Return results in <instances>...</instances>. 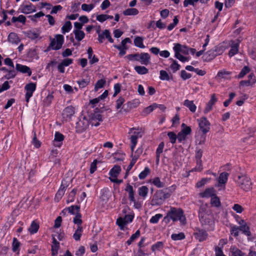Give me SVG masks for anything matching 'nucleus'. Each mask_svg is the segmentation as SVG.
Here are the masks:
<instances>
[{
    "label": "nucleus",
    "instance_id": "obj_22",
    "mask_svg": "<svg viewBox=\"0 0 256 256\" xmlns=\"http://www.w3.org/2000/svg\"><path fill=\"white\" fill-rule=\"evenodd\" d=\"M216 56V54H215L214 51L211 49L206 52L203 56V61L205 62H210L214 60Z\"/></svg>",
    "mask_w": 256,
    "mask_h": 256
},
{
    "label": "nucleus",
    "instance_id": "obj_16",
    "mask_svg": "<svg viewBox=\"0 0 256 256\" xmlns=\"http://www.w3.org/2000/svg\"><path fill=\"white\" fill-rule=\"evenodd\" d=\"M64 140V136L62 134H61L59 132H56L55 133V135H54V145L55 146H57V147H59V148L60 147L62 144V142Z\"/></svg>",
    "mask_w": 256,
    "mask_h": 256
},
{
    "label": "nucleus",
    "instance_id": "obj_40",
    "mask_svg": "<svg viewBox=\"0 0 256 256\" xmlns=\"http://www.w3.org/2000/svg\"><path fill=\"white\" fill-rule=\"evenodd\" d=\"M160 74V78L162 80H170L172 79V76H170L168 72L164 70H161Z\"/></svg>",
    "mask_w": 256,
    "mask_h": 256
},
{
    "label": "nucleus",
    "instance_id": "obj_35",
    "mask_svg": "<svg viewBox=\"0 0 256 256\" xmlns=\"http://www.w3.org/2000/svg\"><path fill=\"white\" fill-rule=\"evenodd\" d=\"M134 70L139 74H145L148 73V69L144 66H137L134 67Z\"/></svg>",
    "mask_w": 256,
    "mask_h": 256
},
{
    "label": "nucleus",
    "instance_id": "obj_41",
    "mask_svg": "<svg viewBox=\"0 0 256 256\" xmlns=\"http://www.w3.org/2000/svg\"><path fill=\"white\" fill-rule=\"evenodd\" d=\"M210 204L217 208L220 207L221 206L220 200L216 194L211 198Z\"/></svg>",
    "mask_w": 256,
    "mask_h": 256
},
{
    "label": "nucleus",
    "instance_id": "obj_64",
    "mask_svg": "<svg viewBox=\"0 0 256 256\" xmlns=\"http://www.w3.org/2000/svg\"><path fill=\"white\" fill-rule=\"evenodd\" d=\"M162 217V214H156L155 216H152L150 220L152 224H157L159 220Z\"/></svg>",
    "mask_w": 256,
    "mask_h": 256
},
{
    "label": "nucleus",
    "instance_id": "obj_60",
    "mask_svg": "<svg viewBox=\"0 0 256 256\" xmlns=\"http://www.w3.org/2000/svg\"><path fill=\"white\" fill-rule=\"evenodd\" d=\"M126 58L129 60L140 61V54L138 53L128 54L126 56Z\"/></svg>",
    "mask_w": 256,
    "mask_h": 256
},
{
    "label": "nucleus",
    "instance_id": "obj_58",
    "mask_svg": "<svg viewBox=\"0 0 256 256\" xmlns=\"http://www.w3.org/2000/svg\"><path fill=\"white\" fill-rule=\"evenodd\" d=\"M164 246V243L162 242H158L152 246V250L154 252L156 250H160Z\"/></svg>",
    "mask_w": 256,
    "mask_h": 256
},
{
    "label": "nucleus",
    "instance_id": "obj_13",
    "mask_svg": "<svg viewBox=\"0 0 256 256\" xmlns=\"http://www.w3.org/2000/svg\"><path fill=\"white\" fill-rule=\"evenodd\" d=\"M240 226H238L239 230L242 231L244 234L248 236H251L250 228L247 226L246 223L244 220H240L239 222Z\"/></svg>",
    "mask_w": 256,
    "mask_h": 256
},
{
    "label": "nucleus",
    "instance_id": "obj_1",
    "mask_svg": "<svg viewBox=\"0 0 256 256\" xmlns=\"http://www.w3.org/2000/svg\"><path fill=\"white\" fill-rule=\"evenodd\" d=\"M234 180L238 186L246 192L252 188V182L250 178L246 175L242 174H236L234 176Z\"/></svg>",
    "mask_w": 256,
    "mask_h": 256
},
{
    "label": "nucleus",
    "instance_id": "obj_7",
    "mask_svg": "<svg viewBox=\"0 0 256 256\" xmlns=\"http://www.w3.org/2000/svg\"><path fill=\"white\" fill-rule=\"evenodd\" d=\"M198 126L202 134H206L210 131V123L205 116H202L197 120Z\"/></svg>",
    "mask_w": 256,
    "mask_h": 256
},
{
    "label": "nucleus",
    "instance_id": "obj_32",
    "mask_svg": "<svg viewBox=\"0 0 256 256\" xmlns=\"http://www.w3.org/2000/svg\"><path fill=\"white\" fill-rule=\"evenodd\" d=\"M229 174L226 172H222L218 178V182L220 184H225L228 180Z\"/></svg>",
    "mask_w": 256,
    "mask_h": 256
},
{
    "label": "nucleus",
    "instance_id": "obj_25",
    "mask_svg": "<svg viewBox=\"0 0 256 256\" xmlns=\"http://www.w3.org/2000/svg\"><path fill=\"white\" fill-rule=\"evenodd\" d=\"M125 190L128 193V198L130 202L134 201V190L132 186L129 184H128Z\"/></svg>",
    "mask_w": 256,
    "mask_h": 256
},
{
    "label": "nucleus",
    "instance_id": "obj_26",
    "mask_svg": "<svg viewBox=\"0 0 256 256\" xmlns=\"http://www.w3.org/2000/svg\"><path fill=\"white\" fill-rule=\"evenodd\" d=\"M8 41L12 44H18L20 42V39L19 38L18 34L15 32H10L8 38Z\"/></svg>",
    "mask_w": 256,
    "mask_h": 256
},
{
    "label": "nucleus",
    "instance_id": "obj_51",
    "mask_svg": "<svg viewBox=\"0 0 256 256\" xmlns=\"http://www.w3.org/2000/svg\"><path fill=\"white\" fill-rule=\"evenodd\" d=\"M77 82L79 85L80 88H84L90 82V78L87 77L86 78H82L80 80H78Z\"/></svg>",
    "mask_w": 256,
    "mask_h": 256
},
{
    "label": "nucleus",
    "instance_id": "obj_11",
    "mask_svg": "<svg viewBox=\"0 0 256 256\" xmlns=\"http://www.w3.org/2000/svg\"><path fill=\"white\" fill-rule=\"evenodd\" d=\"M68 186V184H67L65 180H63L62 182L61 186L55 196L54 200L56 202H59L62 198Z\"/></svg>",
    "mask_w": 256,
    "mask_h": 256
},
{
    "label": "nucleus",
    "instance_id": "obj_57",
    "mask_svg": "<svg viewBox=\"0 0 256 256\" xmlns=\"http://www.w3.org/2000/svg\"><path fill=\"white\" fill-rule=\"evenodd\" d=\"M158 108V104H152L145 108L143 111V112L145 114H148L152 112L154 109Z\"/></svg>",
    "mask_w": 256,
    "mask_h": 256
},
{
    "label": "nucleus",
    "instance_id": "obj_52",
    "mask_svg": "<svg viewBox=\"0 0 256 256\" xmlns=\"http://www.w3.org/2000/svg\"><path fill=\"white\" fill-rule=\"evenodd\" d=\"M151 170L148 167H146L143 171H142L138 175L140 180L144 179L148 174H150Z\"/></svg>",
    "mask_w": 256,
    "mask_h": 256
},
{
    "label": "nucleus",
    "instance_id": "obj_49",
    "mask_svg": "<svg viewBox=\"0 0 256 256\" xmlns=\"http://www.w3.org/2000/svg\"><path fill=\"white\" fill-rule=\"evenodd\" d=\"M76 39L78 42L81 41L85 36L84 32L82 30H74Z\"/></svg>",
    "mask_w": 256,
    "mask_h": 256
},
{
    "label": "nucleus",
    "instance_id": "obj_61",
    "mask_svg": "<svg viewBox=\"0 0 256 256\" xmlns=\"http://www.w3.org/2000/svg\"><path fill=\"white\" fill-rule=\"evenodd\" d=\"M210 178H203L200 180L198 181L196 184V187L198 188H200L204 186L207 182L210 180Z\"/></svg>",
    "mask_w": 256,
    "mask_h": 256
},
{
    "label": "nucleus",
    "instance_id": "obj_21",
    "mask_svg": "<svg viewBox=\"0 0 256 256\" xmlns=\"http://www.w3.org/2000/svg\"><path fill=\"white\" fill-rule=\"evenodd\" d=\"M200 194L202 198H212L216 194V190L212 187L207 188Z\"/></svg>",
    "mask_w": 256,
    "mask_h": 256
},
{
    "label": "nucleus",
    "instance_id": "obj_59",
    "mask_svg": "<svg viewBox=\"0 0 256 256\" xmlns=\"http://www.w3.org/2000/svg\"><path fill=\"white\" fill-rule=\"evenodd\" d=\"M36 83L30 82L25 86L24 89L26 91L34 92L36 90Z\"/></svg>",
    "mask_w": 256,
    "mask_h": 256
},
{
    "label": "nucleus",
    "instance_id": "obj_23",
    "mask_svg": "<svg viewBox=\"0 0 256 256\" xmlns=\"http://www.w3.org/2000/svg\"><path fill=\"white\" fill-rule=\"evenodd\" d=\"M150 56L148 53L142 52L140 54V61L142 64L148 65L150 62Z\"/></svg>",
    "mask_w": 256,
    "mask_h": 256
},
{
    "label": "nucleus",
    "instance_id": "obj_42",
    "mask_svg": "<svg viewBox=\"0 0 256 256\" xmlns=\"http://www.w3.org/2000/svg\"><path fill=\"white\" fill-rule=\"evenodd\" d=\"M24 34L26 36L32 40H36L39 36V34L32 30H28L24 32Z\"/></svg>",
    "mask_w": 256,
    "mask_h": 256
},
{
    "label": "nucleus",
    "instance_id": "obj_43",
    "mask_svg": "<svg viewBox=\"0 0 256 256\" xmlns=\"http://www.w3.org/2000/svg\"><path fill=\"white\" fill-rule=\"evenodd\" d=\"M250 68L248 66H244L240 74L236 77L238 78H242L248 74L250 72Z\"/></svg>",
    "mask_w": 256,
    "mask_h": 256
},
{
    "label": "nucleus",
    "instance_id": "obj_53",
    "mask_svg": "<svg viewBox=\"0 0 256 256\" xmlns=\"http://www.w3.org/2000/svg\"><path fill=\"white\" fill-rule=\"evenodd\" d=\"M16 75V72L13 68L12 70H9L8 74H6L2 78V79L10 80L15 78Z\"/></svg>",
    "mask_w": 256,
    "mask_h": 256
},
{
    "label": "nucleus",
    "instance_id": "obj_10",
    "mask_svg": "<svg viewBox=\"0 0 256 256\" xmlns=\"http://www.w3.org/2000/svg\"><path fill=\"white\" fill-rule=\"evenodd\" d=\"M75 114V108L72 106H69L64 108L62 112V118L68 121L71 120L72 116Z\"/></svg>",
    "mask_w": 256,
    "mask_h": 256
},
{
    "label": "nucleus",
    "instance_id": "obj_19",
    "mask_svg": "<svg viewBox=\"0 0 256 256\" xmlns=\"http://www.w3.org/2000/svg\"><path fill=\"white\" fill-rule=\"evenodd\" d=\"M180 46H178V47L173 48L175 52V57L182 62L188 61L190 60V57L184 56L180 54V50L179 48Z\"/></svg>",
    "mask_w": 256,
    "mask_h": 256
},
{
    "label": "nucleus",
    "instance_id": "obj_24",
    "mask_svg": "<svg viewBox=\"0 0 256 256\" xmlns=\"http://www.w3.org/2000/svg\"><path fill=\"white\" fill-rule=\"evenodd\" d=\"M164 146V144L163 142H161L158 146L156 150V165L159 164L160 155L163 152V149Z\"/></svg>",
    "mask_w": 256,
    "mask_h": 256
},
{
    "label": "nucleus",
    "instance_id": "obj_15",
    "mask_svg": "<svg viewBox=\"0 0 256 256\" xmlns=\"http://www.w3.org/2000/svg\"><path fill=\"white\" fill-rule=\"evenodd\" d=\"M16 69L18 72L22 74H27L28 76H30L32 73L30 68L20 64H16Z\"/></svg>",
    "mask_w": 256,
    "mask_h": 256
},
{
    "label": "nucleus",
    "instance_id": "obj_17",
    "mask_svg": "<svg viewBox=\"0 0 256 256\" xmlns=\"http://www.w3.org/2000/svg\"><path fill=\"white\" fill-rule=\"evenodd\" d=\"M217 98L216 97V95L214 94H212L211 96L210 100L207 103L206 106L204 110V113L207 114L210 110H212V106L215 104V103L217 102Z\"/></svg>",
    "mask_w": 256,
    "mask_h": 256
},
{
    "label": "nucleus",
    "instance_id": "obj_46",
    "mask_svg": "<svg viewBox=\"0 0 256 256\" xmlns=\"http://www.w3.org/2000/svg\"><path fill=\"white\" fill-rule=\"evenodd\" d=\"M178 46H180L179 47L180 50V52L183 54H184L187 55L189 54V48L186 45L182 46L179 43L176 44H174V47H178Z\"/></svg>",
    "mask_w": 256,
    "mask_h": 256
},
{
    "label": "nucleus",
    "instance_id": "obj_63",
    "mask_svg": "<svg viewBox=\"0 0 256 256\" xmlns=\"http://www.w3.org/2000/svg\"><path fill=\"white\" fill-rule=\"evenodd\" d=\"M168 136L170 142L172 144H175L178 138L177 136L173 132H170L168 133Z\"/></svg>",
    "mask_w": 256,
    "mask_h": 256
},
{
    "label": "nucleus",
    "instance_id": "obj_34",
    "mask_svg": "<svg viewBox=\"0 0 256 256\" xmlns=\"http://www.w3.org/2000/svg\"><path fill=\"white\" fill-rule=\"evenodd\" d=\"M98 122H102L103 120L102 116L98 114L96 112H95L94 114H92L90 116V118L88 121H97Z\"/></svg>",
    "mask_w": 256,
    "mask_h": 256
},
{
    "label": "nucleus",
    "instance_id": "obj_31",
    "mask_svg": "<svg viewBox=\"0 0 256 256\" xmlns=\"http://www.w3.org/2000/svg\"><path fill=\"white\" fill-rule=\"evenodd\" d=\"M230 250L232 256H244L246 255L244 252L236 246H232Z\"/></svg>",
    "mask_w": 256,
    "mask_h": 256
},
{
    "label": "nucleus",
    "instance_id": "obj_27",
    "mask_svg": "<svg viewBox=\"0 0 256 256\" xmlns=\"http://www.w3.org/2000/svg\"><path fill=\"white\" fill-rule=\"evenodd\" d=\"M121 171V168L120 166L115 165L110 170V175L112 178H117Z\"/></svg>",
    "mask_w": 256,
    "mask_h": 256
},
{
    "label": "nucleus",
    "instance_id": "obj_38",
    "mask_svg": "<svg viewBox=\"0 0 256 256\" xmlns=\"http://www.w3.org/2000/svg\"><path fill=\"white\" fill-rule=\"evenodd\" d=\"M148 189L146 186H142L138 188V194L140 196L145 198L148 194Z\"/></svg>",
    "mask_w": 256,
    "mask_h": 256
},
{
    "label": "nucleus",
    "instance_id": "obj_55",
    "mask_svg": "<svg viewBox=\"0 0 256 256\" xmlns=\"http://www.w3.org/2000/svg\"><path fill=\"white\" fill-rule=\"evenodd\" d=\"M77 192V189L74 188L69 194L68 200H66L67 203L73 202L75 200V196Z\"/></svg>",
    "mask_w": 256,
    "mask_h": 256
},
{
    "label": "nucleus",
    "instance_id": "obj_18",
    "mask_svg": "<svg viewBox=\"0 0 256 256\" xmlns=\"http://www.w3.org/2000/svg\"><path fill=\"white\" fill-rule=\"evenodd\" d=\"M236 41L237 42H234L232 44L230 49L228 52V55L230 57H232L238 53L240 40L237 39Z\"/></svg>",
    "mask_w": 256,
    "mask_h": 256
},
{
    "label": "nucleus",
    "instance_id": "obj_50",
    "mask_svg": "<svg viewBox=\"0 0 256 256\" xmlns=\"http://www.w3.org/2000/svg\"><path fill=\"white\" fill-rule=\"evenodd\" d=\"M152 184L158 188H164L165 186L164 183L160 181L159 177H155L152 180Z\"/></svg>",
    "mask_w": 256,
    "mask_h": 256
},
{
    "label": "nucleus",
    "instance_id": "obj_37",
    "mask_svg": "<svg viewBox=\"0 0 256 256\" xmlns=\"http://www.w3.org/2000/svg\"><path fill=\"white\" fill-rule=\"evenodd\" d=\"M72 28V23L70 21H66L62 28V32L63 34L69 32Z\"/></svg>",
    "mask_w": 256,
    "mask_h": 256
},
{
    "label": "nucleus",
    "instance_id": "obj_33",
    "mask_svg": "<svg viewBox=\"0 0 256 256\" xmlns=\"http://www.w3.org/2000/svg\"><path fill=\"white\" fill-rule=\"evenodd\" d=\"M82 230L83 229L82 226H78L77 229L76 230L74 234H73V238L76 241L80 240Z\"/></svg>",
    "mask_w": 256,
    "mask_h": 256
},
{
    "label": "nucleus",
    "instance_id": "obj_5",
    "mask_svg": "<svg viewBox=\"0 0 256 256\" xmlns=\"http://www.w3.org/2000/svg\"><path fill=\"white\" fill-rule=\"evenodd\" d=\"M134 218V214H126L124 217H119L117 218L116 224L121 230H124L127 224L132 222Z\"/></svg>",
    "mask_w": 256,
    "mask_h": 256
},
{
    "label": "nucleus",
    "instance_id": "obj_48",
    "mask_svg": "<svg viewBox=\"0 0 256 256\" xmlns=\"http://www.w3.org/2000/svg\"><path fill=\"white\" fill-rule=\"evenodd\" d=\"M106 80L104 79L98 80L94 85V91L97 92L98 89L102 88L106 84Z\"/></svg>",
    "mask_w": 256,
    "mask_h": 256
},
{
    "label": "nucleus",
    "instance_id": "obj_6",
    "mask_svg": "<svg viewBox=\"0 0 256 256\" xmlns=\"http://www.w3.org/2000/svg\"><path fill=\"white\" fill-rule=\"evenodd\" d=\"M56 39H52L48 48L58 50L60 49L64 42V36L62 34H58L55 36Z\"/></svg>",
    "mask_w": 256,
    "mask_h": 256
},
{
    "label": "nucleus",
    "instance_id": "obj_44",
    "mask_svg": "<svg viewBox=\"0 0 256 256\" xmlns=\"http://www.w3.org/2000/svg\"><path fill=\"white\" fill-rule=\"evenodd\" d=\"M140 230H137L136 231V232L132 234L131 236L130 237V238H129V240H128L126 242V244L128 245V246H130L132 244V243L136 240V239L137 238H138L140 236Z\"/></svg>",
    "mask_w": 256,
    "mask_h": 256
},
{
    "label": "nucleus",
    "instance_id": "obj_28",
    "mask_svg": "<svg viewBox=\"0 0 256 256\" xmlns=\"http://www.w3.org/2000/svg\"><path fill=\"white\" fill-rule=\"evenodd\" d=\"M39 228L40 226L38 223L34 220L32 222L30 226L28 228V230L30 234H34L38 232Z\"/></svg>",
    "mask_w": 256,
    "mask_h": 256
},
{
    "label": "nucleus",
    "instance_id": "obj_12",
    "mask_svg": "<svg viewBox=\"0 0 256 256\" xmlns=\"http://www.w3.org/2000/svg\"><path fill=\"white\" fill-rule=\"evenodd\" d=\"M28 4H22L20 12L24 14H28L36 12V7L32 3L28 2Z\"/></svg>",
    "mask_w": 256,
    "mask_h": 256
},
{
    "label": "nucleus",
    "instance_id": "obj_39",
    "mask_svg": "<svg viewBox=\"0 0 256 256\" xmlns=\"http://www.w3.org/2000/svg\"><path fill=\"white\" fill-rule=\"evenodd\" d=\"M169 60L172 62L170 68L173 72H176L177 70H180V66L178 64L177 61L172 58H170Z\"/></svg>",
    "mask_w": 256,
    "mask_h": 256
},
{
    "label": "nucleus",
    "instance_id": "obj_47",
    "mask_svg": "<svg viewBox=\"0 0 256 256\" xmlns=\"http://www.w3.org/2000/svg\"><path fill=\"white\" fill-rule=\"evenodd\" d=\"M81 218L82 214L80 212L76 214V216L74 218L73 222L74 224H76L78 226H82V220Z\"/></svg>",
    "mask_w": 256,
    "mask_h": 256
},
{
    "label": "nucleus",
    "instance_id": "obj_36",
    "mask_svg": "<svg viewBox=\"0 0 256 256\" xmlns=\"http://www.w3.org/2000/svg\"><path fill=\"white\" fill-rule=\"evenodd\" d=\"M138 14V10L135 8H130L124 11V16H135Z\"/></svg>",
    "mask_w": 256,
    "mask_h": 256
},
{
    "label": "nucleus",
    "instance_id": "obj_3",
    "mask_svg": "<svg viewBox=\"0 0 256 256\" xmlns=\"http://www.w3.org/2000/svg\"><path fill=\"white\" fill-rule=\"evenodd\" d=\"M170 196V193L164 192L163 190H158L152 196L151 204L152 206H160Z\"/></svg>",
    "mask_w": 256,
    "mask_h": 256
},
{
    "label": "nucleus",
    "instance_id": "obj_54",
    "mask_svg": "<svg viewBox=\"0 0 256 256\" xmlns=\"http://www.w3.org/2000/svg\"><path fill=\"white\" fill-rule=\"evenodd\" d=\"M185 235L184 232H180L178 234H173L171 236V238L174 240H182L185 238Z\"/></svg>",
    "mask_w": 256,
    "mask_h": 256
},
{
    "label": "nucleus",
    "instance_id": "obj_62",
    "mask_svg": "<svg viewBox=\"0 0 256 256\" xmlns=\"http://www.w3.org/2000/svg\"><path fill=\"white\" fill-rule=\"evenodd\" d=\"M216 56L222 54L224 51V48L222 46H216L212 49Z\"/></svg>",
    "mask_w": 256,
    "mask_h": 256
},
{
    "label": "nucleus",
    "instance_id": "obj_14",
    "mask_svg": "<svg viewBox=\"0 0 256 256\" xmlns=\"http://www.w3.org/2000/svg\"><path fill=\"white\" fill-rule=\"evenodd\" d=\"M138 104L139 102L136 100L128 102L123 105L122 107V111L126 112H129L131 110L138 107Z\"/></svg>",
    "mask_w": 256,
    "mask_h": 256
},
{
    "label": "nucleus",
    "instance_id": "obj_4",
    "mask_svg": "<svg viewBox=\"0 0 256 256\" xmlns=\"http://www.w3.org/2000/svg\"><path fill=\"white\" fill-rule=\"evenodd\" d=\"M132 133L133 134L130 137V149L132 152L134 150V149L138 142V138H142L143 134L142 132V129L140 127L132 128H130L128 134Z\"/></svg>",
    "mask_w": 256,
    "mask_h": 256
},
{
    "label": "nucleus",
    "instance_id": "obj_30",
    "mask_svg": "<svg viewBox=\"0 0 256 256\" xmlns=\"http://www.w3.org/2000/svg\"><path fill=\"white\" fill-rule=\"evenodd\" d=\"M144 38L141 36H137L135 38L134 43L135 46L136 47L144 48H145V46H144L143 44Z\"/></svg>",
    "mask_w": 256,
    "mask_h": 256
},
{
    "label": "nucleus",
    "instance_id": "obj_2",
    "mask_svg": "<svg viewBox=\"0 0 256 256\" xmlns=\"http://www.w3.org/2000/svg\"><path fill=\"white\" fill-rule=\"evenodd\" d=\"M168 213L174 222L180 220L182 225L186 224V218L184 215V210L182 208L172 207Z\"/></svg>",
    "mask_w": 256,
    "mask_h": 256
},
{
    "label": "nucleus",
    "instance_id": "obj_56",
    "mask_svg": "<svg viewBox=\"0 0 256 256\" xmlns=\"http://www.w3.org/2000/svg\"><path fill=\"white\" fill-rule=\"evenodd\" d=\"M181 127L182 128L180 132H182L184 134L188 135L190 134L192 132V128L190 126H188L186 124L182 123L181 125Z\"/></svg>",
    "mask_w": 256,
    "mask_h": 256
},
{
    "label": "nucleus",
    "instance_id": "obj_45",
    "mask_svg": "<svg viewBox=\"0 0 256 256\" xmlns=\"http://www.w3.org/2000/svg\"><path fill=\"white\" fill-rule=\"evenodd\" d=\"M20 242L16 238H13L12 243V250L14 252H19L20 246Z\"/></svg>",
    "mask_w": 256,
    "mask_h": 256
},
{
    "label": "nucleus",
    "instance_id": "obj_29",
    "mask_svg": "<svg viewBox=\"0 0 256 256\" xmlns=\"http://www.w3.org/2000/svg\"><path fill=\"white\" fill-rule=\"evenodd\" d=\"M184 105L188 108L189 110L192 112H194L196 110V106L194 104L192 100H186L184 102Z\"/></svg>",
    "mask_w": 256,
    "mask_h": 256
},
{
    "label": "nucleus",
    "instance_id": "obj_20",
    "mask_svg": "<svg viewBox=\"0 0 256 256\" xmlns=\"http://www.w3.org/2000/svg\"><path fill=\"white\" fill-rule=\"evenodd\" d=\"M206 206H201L198 210V217L200 221L202 224H206V222H209L208 221H206L205 217L206 216Z\"/></svg>",
    "mask_w": 256,
    "mask_h": 256
},
{
    "label": "nucleus",
    "instance_id": "obj_9",
    "mask_svg": "<svg viewBox=\"0 0 256 256\" xmlns=\"http://www.w3.org/2000/svg\"><path fill=\"white\" fill-rule=\"evenodd\" d=\"M194 235L200 242L206 240L208 237V234L206 230L198 228L194 229Z\"/></svg>",
    "mask_w": 256,
    "mask_h": 256
},
{
    "label": "nucleus",
    "instance_id": "obj_8",
    "mask_svg": "<svg viewBox=\"0 0 256 256\" xmlns=\"http://www.w3.org/2000/svg\"><path fill=\"white\" fill-rule=\"evenodd\" d=\"M90 122L88 119L84 116L82 119L76 122V133L81 134L84 132L88 128Z\"/></svg>",
    "mask_w": 256,
    "mask_h": 256
}]
</instances>
